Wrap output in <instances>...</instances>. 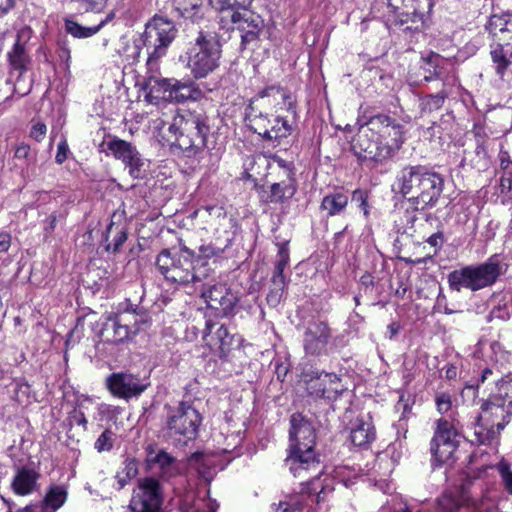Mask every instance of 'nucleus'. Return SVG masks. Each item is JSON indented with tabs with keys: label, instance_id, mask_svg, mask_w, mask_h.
<instances>
[{
	"label": "nucleus",
	"instance_id": "1",
	"mask_svg": "<svg viewBox=\"0 0 512 512\" xmlns=\"http://www.w3.org/2000/svg\"><path fill=\"white\" fill-rule=\"evenodd\" d=\"M359 122V130L351 142L358 161L377 166L391 160L404 142L403 125L383 113L363 115Z\"/></svg>",
	"mask_w": 512,
	"mask_h": 512
},
{
	"label": "nucleus",
	"instance_id": "2",
	"mask_svg": "<svg viewBox=\"0 0 512 512\" xmlns=\"http://www.w3.org/2000/svg\"><path fill=\"white\" fill-rule=\"evenodd\" d=\"M316 431L312 423L300 413L290 417L289 454L285 460L291 473L302 476L308 471L320 472V462L315 453Z\"/></svg>",
	"mask_w": 512,
	"mask_h": 512
},
{
	"label": "nucleus",
	"instance_id": "3",
	"mask_svg": "<svg viewBox=\"0 0 512 512\" xmlns=\"http://www.w3.org/2000/svg\"><path fill=\"white\" fill-rule=\"evenodd\" d=\"M195 262H199V258L195 256L194 251L182 246L178 250L163 249L158 254L155 265L167 281L185 286L203 282L196 270Z\"/></svg>",
	"mask_w": 512,
	"mask_h": 512
},
{
	"label": "nucleus",
	"instance_id": "4",
	"mask_svg": "<svg viewBox=\"0 0 512 512\" xmlns=\"http://www.w3.org/2000/svg\"><path fill=\"white\" fill-rule=\"evenodd\" d=\"M169 132L175 135L176 143L181 150L189 155H195L205 149L210 127L205 115L182 110L174 116Z\"/></svg>",
	"mask_w": 512,
	"mask_h": 512
},
{
	"label": "nucleus",
	"instance_id": "5",
	"mask_svg": "<svg viewBox=\"0 0 512 512\" xmlns=\"http://www.w3.org/2000/svg\"><path fill=\"white\" fill-rule=\"evenodd\" d=\"M432 0H387V20L403 32L419 33L428 25Z\"/></svg>",
	"mask_w": 512,
	"mask_h": 512
},
{
	"label": "nucleus",
	"instance_id": "6",
	"mask_svg": "<svg viewBox=\"0 0 512 512\" xmlns=\"http://www.w3.org/2000/svg\"><path fill=\"white\" fill-rule=\"evenodd\" d=\"M501 274L500 262L493 256L486 262L451 271L447 275V280L452 291L461 292L467 289L476 292L495 284Z\"/></svg>",
	"mask_w": 512,
	"mask_h": 512
},
{
	"label": "nucleus",
	"instance_id": "7",
	"mask_svg": "<svg viewBox=\"0 0 512 512\" xmlns=\"http://www.w3.org/2000/svg\"><path fill=\"white\" fill-rule=\"evenodd\" d=\"M177 33L174 22L163 16L155 15L146 23L141 40L148 53L147 64L157 62L166 55Z\"/></svg>",
	"mask_w": 512,
	"mask_h": 512
},
{
	"label": "nucleus",
	"instance_id": "8",
	"mask_svg": "<svg viewBox=\"0 0 512 512\" xmlns=\"http://www.w3.org/2000/svg\"><path fill=\"white\" fill-rule=\"evenodd\" d=\"M220 57L221 45L217 36L200 31L189 52L187 65L195 78H204L219 66Z\"/></svg>",
	"mask_w": 512,
	"mask_h": 512
},
{
	"label": "nucleus",
	"instance_id": "9",
	"mask_svg": "<svg viewBox=\"0 0 512 512\" xmlns=\"http://www.w3.org/2000/svg\"><path fill=\"white\" fill-rule=\"evenodd\" d=\"M332 490H327L319 479L307 483L297 494H289L273 504L275 512H326L327 506H323L327 496Z\"/></svg>",
	"mask_w": 512,
	"mask_h": 512
},
{
	"label": "nucleus",
	"instance_id": "10",
	"mask_svg": "<svg viewBox=\"0 0 512 512\" xmlns=\"http://www.w3.org/2000/svg\"><path fill=\"white\" fill-rule=\"evenodd\" d=\"M219 21L223 28H228L230 24L235 25V29L240 33L239 49L241 52H253L260 47V36L264 29V20L260 15L244 9L231 14L226 21Z\"/></svg>",
	"mask_w": 512,
	"mask_h": 512
},
{
	"label": "nucleus",
	"instance_id": "11",
	"mask_svg": "<svg viewBox=\"0 0 512 512\" xmlns=\"http://www.w3.org/2000/svg\"><path fill=\"white\" fill-rule=\"evenodd\" d=\"M201 416L186 402H181L167 421V436L175 445H186L196 438Z\"/></svg>",
	"mask_w": 512,
	"mask_h": 512
},
{
	"label": "nucleus",
	"instance_id": "12",
	"mask_svg": "<svg viewBox=\"0 0 512 512\" xmlns=\"http://www.w3.org/2000/svg\"><path fill=\"white\" fill-rule=\"evenodd\" d=\"M202 339L222 360H226L233 350L239 349L244 341L241 335L231 333L225 324L213 320L205 321Z\"/></svg>",
	"mask_w": 512,
	"mask_h": 512
},
{
	"label": "nucleus",
	"instance_id": "13",
	"mask_svg": "<svg viewBox=\"0 0 512 512\" xmlns=\"http://www.w3.org/2000/svg\"><path fill=\"white\" fill-rule=\"evenodd\" d=\"M162 501L160 482L153 477H144L138 479L129 507L134 512H160Z\"/></svg>",
	"mask_w": 512,
	"mask_h": 512
},
{
	"label": "nucleus",
	"instance_id": "14",
	"mask_svg": "<svg viewBox=\"0 0 512 512\" xmlns=\"http://www.w3.org/2000/svg\"><path fill=\"white\" fill-rule=\"evenodd\" d=\"M147 85L151 95L163 91L161 98L177 103L197 100L202 95L201 90L191 80L180 81L168 78H150Z\"/></svg>",
	"mask_w": 512,
	"mask_h": 512
},
{
	"label": "nucleus",
	"instance_id": "15",
	"mask_svg": "<svg viewBox=\"0 0 512 512\" xmlns=\"http://www.w3.org/2000/svg\"><path fill=\"white\" fill-rule=\"evenodd\" d=\"M443 189V176L430 168L425 175V179L422 180L414 195L409 197L407 202L413 211L431 209L438 204Z\"/></svg>",
	"mask_w": 512,
	"mask_h": 512
},
{
	"label": "nucleus",
	"instance_id": "16",
	"mask_svg": "<svg viewBox=\"0 0 512 512\" xmlns=\"http://www.w3.org/2000/svg\"><path fill=\"white\" fill-rule=\"evenodd\" d=\"M200 294L207 306L219 311L222 316L232 317L236 314L239 298L226 284L201 283Z\"/></svg>",
	"mask_w": 512,
	"mask_h": 512
},
{
	"label": "nucleus",
	"instance_id": "17",
	"mask_svg": "<svg viewBox=\"0 0 512 512\" xmlns=\"http://www.w3.org/2000/svg\"><path fill=\"white\" fill-rule=\"evenodd\" d=\"M459 446L456 430L447 421L440 419L431 441V453L439 463H445L454 458Z\"/></svg>",
	"mask_w": 512,
	"mask_h": 512
},
{
	"label": "nucleus",
	"instance_id": "18",
	"mask_svg": "<svg viewBox=\"0 0 512 512\" xmlns=\"http://www.w3.org/2000/svg\"><path fill=\"white\" fill-rule=\"evenodd\" d=\"M332 330L327 322L312 320L307 323L303 335V348L307 355L321 356L328 353Z\"/></svg>",
	"mask_w": 512,
	"mask_h": 512
},
{
	"label": "nucleus",
	"instance_id": "19",
	"mask_svg": "<svg viewBox=\"0 0 512 512\" xmlns=\"http://www.w3.org/2000/svg\"><path fill=\"white\" fill-rule=\"evenodd\" d=\"M107 148L116 159L125 164L132 178H144L145 161L135 146L125 140L114 138L107 143Z\"/></svg>",
	"mask_w": 512,
	"mask_h": 512
},
{
	"label": "nucleus",
	"instance_id": "20",
	"mask_svg": "<svg viewBox=\"0 0 512 512\" xmlns=\"http://www.w3.org/2000/svg\"><path fill=\"white\" fill-rule=\"evenodd\" d=\"M430 167L421 164L403 166L396 174L392 191L408 201L414 195Z\"/></svg>",
	"mask_w": 512,
	"mask_h": 512
},
{
	"label": "nucleus",
	"instance_id": "21",
	"mask_svg": "<svg viewBox=\"0 0 512 512\" xmlns=\"http://www.w3.org/2000/svg\"><path fill=\"white\" fill-rule=\"evenodd\" d=\"M139 331L138 320L129 321V314H114L107 318L99 332V337L107 343H121L131 334Z\"/></svg>",
	"mask_w": 512,
	"mask_h": 512
},
{
	"label": "nucleus",
	"instance_id": "22",
	"mask_svg": "<svg viewBox=\"0 0 512 512\" xmlns=\"http://www.w3.org/2000/svg\"><path fill=\"white\" fill-rule=\"evenodd\" d=\"M489 398L482 404L484 414L509 422L512 415V386H495Z\"/></svg>",
	"mask_w": 512,
	"mask_h": 512
},
{
	"label": "nucleus",
	"instance_id": "23",
	"mask_svg": "<svg viewBox=\"0 0 512 512\" xmlns=\"http://www.w3.org/2000/svg\"><path fill=\"white\" fill-rule=\"evenodd\" d=\"M174 10L180 17L192 23H201L210 18L212 2L210 0H171Z\"/></svg>",
	"mask_w": 512,
	"mask_h": 512
},
{
	"label": "nucleus",
	"instance_id": "24",
	"mask_svg": "<svg viewBox=\"0 0 512 512\" xmlns=\"http://www.w3.org/2000/svg\"><path fill=\"white\" fill-rule=\"evenodd\" d=\"M486 30L493 38V44L512 47V15H492L486 25Z\"/></svg>",
	"mask_w": 512,
	"mask_h": 512
},
{
	"label": "nucleus",
	"instance_id": "25",
	"mask_svg": "<svg viewBox=\"0 0 512 512\" xmlns=\"http://www.w3.org/2000/svg\"><path fill=\"white\" fill-rule=\"evenodd\" d=\"M485 416H479L477 418V422L474 425V432L472 442L478 444H490L500 433L501 430L504 429L505 425L508 423L507 421H499L496 422L490 414H484Z\"/></svg>",
	"mask_w": 512,
	"mask_h": 512
},
{
	"label": "nucleus",
	"instance_id": "26",
	"mask_svg": "<svg viewBox=\"0 0 512 512\" xmlns=\"http://www.w3.org/2000/svg\"><path fill=\"white\" fill-rule=\"evenodd\" d=\"M146 452V463L151 469L158 468L162 476L167 478L176 474V459L165 450L148 446Z\"/></svg>",
	"mask_w": 512,
	"mask_h": 512
},
{
	"label": "nucleus",
	"instance_id": "27",
	"mask_svg": "<svg viewBox=\"0 0 512 512\" xmlns=\"http://www.w3.org/2000/svg\"><path fill=\"white\" fill-rule=\"evenodd\" d=\"M40 474L33 468L21 467L17 469L11 488L13 492L20 496L32 494L38 488V479Z\"/></svg>",
	"mask_w": 512,
	"mask_h": 512
},
{
	"label": "nucleus",
	"instance_id": "28",
	"mask_svg": "<svg viewBox=\"0 0 512 512\" xmlns=\"http://www.w3.org/2000/svg\"><path fill=\"white\" fill-rule=\"evenodd\" d=\"M297 191V182L293 177L291 170H288L286 180L273 183L266 195L264 202L284 204L288 202Z\"/></svg>",
	"mask_w": 512,
	"mask_h": 512
},
{
	"label": "nucleus",
	"instance_id": "29",
	"mask_svg": "<svg viewBox=\"0 0 512 512\" xmlns=\"http://www.w3.org/2000/svg\"><path fill=\"white\" fill-rule=\"evenodd\" d=\"M351 442L358 447H368L376 439V431L372 422L357 418L350 430Z\"/></svg>",
	"mask_w": 512,
	"mask_h": 512
},
{
	"label": "nucleus",
	"instance_id": "30",
	"mask_svg": "<svg viewBox=\"0 0 512 512\" xmlns=\"http://www.w3.org/2000/svg\"><path fill=\"white\" fill-rule=\"evenodd\" d=\"M114 17V13L110 12L104 19H101L97 25L85 27L78 22L70 19L65 20V30L75 38H88L100 31V29Z\"/></svg>",
	"mask_w": 512,
	"mask_h": 512
},
{
	"label": "nucleus",
	"instance_id": "31",
	"mask_svg": "<svg viewBox=\"0 0 512 512\" xmlns=\"http://www.w3.org/2000/svg\"><path fill=\"white\" fill-rule=\"evenodd\" d=\"M348 201V195L345 193H330L323 197L320 209L325 211L328 217L340 215L347 207Z\"/></svg>",
	"mask_w": 512,
	"mask_h": 512
},
{
	"label": "nucleus",
	"instance_id": "32",
	"mask_svg": "<svg viewBox=\"0 0 512 512\" xmlns=\"http://www.w3.org/2000/svg\"><path fill=\"white\" fill-rule=\"evenodd\" d=\"M68 492L64 486L51 485L44 497L42 512H56L67 500Z\"/></svg>",
	"mask_w": 512,
	"mask_h": 512
},
{
	"label": "nucleus",
	"instance_id": "33",
	"mask_svg": "<svg viewBox=\"0 0 512 512\" xmlns=\"http://www.w3.org/2000/svg\"><path fill=\"white\" fill-rule=\"evenodd\" d=\"M212 8L219 15V20L226 21L228 16L234 12H240L248 9L253 0H210Z\"/></svg>",
	"mask_w": 512,
	"mask_h": 512
},
{
	"label": "nucleus",
	"instance_id": "34",
	"mask_svg": "<svg viewBox=\"0 0 512 512\" xmlns=\"http://www.w3.org/2000/svg\"><path fill=\"white\" fill-rule=\"evenodd\" d=\"M289 249L287 243L279 244L277 258L275 261L273 275L271 277L272 286L286 285L284 270L289 263Z\"/></svg>",
	"mask_w": 512,
	"mask_h": 512
},
{
	"label": "nucleus",
	"instance_id": "35",
	"mask_svg": "<svg viewBox=\"0 0 512 512\" xmlns=\"http://www.w3.org/2000/svg\"><path fill=\"white\" fill-rule=\"evenodd\" d=\"M490 54L496 73L503 76L506 69L512 64V47L491 44Z\"/></svg>",
	"mask_w": 512,
	"mask_h": 512
},
{
	"label": "nucleus",
	"instance_id": "36",
	"mask_svg": "<svg viewBox=\"0 0 512 512\" xmlns=\"http://www.w3.org/2000/svg\"><path fill=\"white\" fill-rule=\"evenodd\" d=\"M424 65L422 68L427 73L424 75V80L429 82L439 78L442 75L443 67L441 64L444 62V58L434 52H430L426 57H422Z\"/></svg>",
	"mask_w": 512,
	"mask_h": 512
},
{
	"label": "nucleus",
	"instance_id": "37",
	"mask_svg": "<svg viewBox=\"0 0 512 512\" xmlns=\"http://www.w3.org/2000/svg\"><path fill=\"white\" fill-rule=\"evenodd\" d=\"M8 59L13 69L19 71V77L27 69L30 61L29 56L25 51V47L19 41H16L12 50L8 53Z\"/></svg>",
	"mask_w": 512,
	"mask_h": 512
},
{
	"label": "nucleus",
	"instance_id": "38",
	"mask_svg": "<svg viewBox=\"0 0 512 512\" xmlns=\"http://www.w3.org/2000/svg\"><path fill=\"white\" fill-rule=\"evenodd\" d=\"M419 512H429L428 510H421ZM436 512H476L469 506H464L459 503L455 496L452 494H443L438 499Z\"/></svg>",
	"mask_w": 512,
	"mask_h": 512
},
{
	"label": "nucleus",
	"instance_id": "39",
	"mask_svg": "<svg viewBox=\"0 0 512 512\" xmlns=\"http://www.w3.org/2000/svg\"><path fill=\"white\" fill-rule=\"evenodd\" d=\"M139 463L135 458H126L123 461L121 469L117 472L115 478L122 489L131 479L138 474Z\"/></svg>",
	"mask_w": 512,
	"mask_h": 512
},
{
	"label": "nucleus",
	"instance_id": "40",
	"mask_svg": "<svg viewBox=\"0 0 512 512\" xmlns=\"http://www.w3.org/2000/svg\"><path fill=\"white\" fill-rule=\"evenodd\" d=\"M425 220L427 222L435 220L438 222L437 231L432 233L425 242L432 248H434V255H436L444 246L446 237L444 235V225L437 216L432 213L426 214Z\"/></svg>",
	"mask_w": 512,
	"mask_h": 512
},
{
	"label": "nucleus",
	"instance_id": "41",
	"mask_svg": "<svg viewBox=\"0 0 512 512\" xmlns=\"http://www.w3.org/2000/svg\"><path fill=\"white\" fill-rule=\"evenodd\" d=\"M467 159H469L472 168H475L478 171L486 170L490 164L487 146L480 144L476 145L473 153H467V156L463 159L462 162L466 161Z\"/></svg>",
	"mask_w": 512,
	"mask_h": 512
},
{
	"label": "nucleus",
	"instance_id": "42",
	"mask_svg": "<svg viewBox=\"0 0 512 512\" xmlns=\"http://www.w3.org/2000/svg\"><path fill=\"white\" fill-rule=\"evenodd\" d=\"M274 93L281 95L284 103L286 104L287 110L289 112H291V114L293 116H296L295 101L292 99L291 94L288 91H286L285 89H283L282 87L275 86V85L268 86V87H265L264 89H262L261 91H259L258 95L261 98H264V97H270V96L274 95Z\"/></svg>",
	"mask_w": 512,
	"mask_h": 512
},
{
	"label": "nucleus",
	"instance_id": "43",
	"mask_svg": "<svg viewBox=\"0 0 512 512\" xmlns=\"http://www.w3.org/2000/svg\"><path fill=\"white\" fill-rule=\"evenodd\" d=\"M270 125L271 120L268 118V115L259 112L257 115H253L250 119V124L247 127L263 139L267 140V137H271V135H269Z\"/></svg>",
	"mask_w": 512,
	"mask_h": 512
},
{
	"label": "nucleus",
	"instance_id": "44",
	"mask_svg": "<svg viewBox=\"0 0 512 512\" xmlns=\"http://www.w3.org/2000/svg\"><path fill=\"white\" fill-rule=\"evenodd\" d=\"M343 389L337 390L333 386H308L307 392L314 400L324 399L335 401L342 393Z\"/></svg>",
	"mask_w": 512,
	"mask_h": 512
},
{
	"label": "nucleus",
	"instance_id": "45",
	"mask_svg": "<svg viewBox=\"0 0 512 512\" xmlns=\"http://www.w3.org/2000/svg\"><path fill=\"white\" fill-rule=\"evenodd\" d=\"M147 386H107L109 392L116 398L128 401L141 395Z\"/></svg>",
	"mask_w": 512,
	"mask_h": 512
},
{
	"label": "nucleus",
	"instance_id": "46",
	"mask_svg": "<svg viewBox=\"0 0 512 512\" xmlns=\"http://www.w3.org/2000/svg\"><path fill=\"white\" fill-rule=\"evenodd\" d=\"M290 133L291 126L288 122L280 117H275L273 121H271L269 129V135H271V137H267V140H279L287 137Z\"/></svg>",
	"mask_w": 512,
	"mask_h": 512
},
{
	"label": "nucleus",
	"instance_id": "47",
	"mask_svg": "<svg viewBox=\"0 0 512 512\" xmlns=\"http://www.w3.org/2000/svg\"><path fill=\"white\" fill-rule=\"evenodd\" d=\"M117 314H129V321L134 322L135 320H138L139 328L140 324L147 322L146 310L143 307L130 303L129 301L125 303V307Z\"/></svg>",
	"mask_w": 512,
	"mask_h": 512
},
{
	"label": "nucleus",
	"instance_id": "48",
	"mask_svg": "<svg viewBox=\"0 0 512 512\" xmlns=\"http://www.w3.org/2000/svg\"><path fill=\"white\" fill-rule=\"evenodd\" d=\"M493 375L494 378L492 381L495 384H510L512 383V374L508 373L507 375H503L502 372L496 367H486L481 372L480 380L485 382L488 380V376Z\"/></svg>",
	"mask_w": 512,
	"mask_h": 512
},
{
	"label": "nucleus",
	"instance_id": "49",
	"mask_svg": "<svg viewBox=\"0 0 512 512\" xmlns=\"http://www.w3.org/2000/svg\"><path fill=\"white\" fill-rule=\"evenodd\" d=\"M304 375V381L305 382H312V381H322L324 383H335L337 381H340L338 376L334 373H326L324 371H318L311 369L310 371H306L303 373Z\"/></svg>",
	"mask_w": 512,
	"mask_h": 512
},
{
	"label": "nucleus",
	"instance_id": "50",
	"mask_svg": "<svg viewBox=\"0 0 512 512\" xmlns=\"http://www.w3.org/2000/svg\"><path fill=\"white\" fill-rule=\"evenodd\" d=\"M446 94L439 92L437 94L427 95L422 99V106L424 110L433 111L442 107Z\"/></svg>",
	"mask_w": 512,
	"mask_h": 512
},
{
	"label": "nucleus",
	"instance_id": "51",
	"mask_svg": "<svg viewBox=\"0 0 512 512\" xmlns=\"http://www.w3.org/2000/svg\"><path fill=\"white\" fill-rule=\"evenodd\" d=\"M140 378L134 377L133 374L126 372L112 373L106 379L105 384H137L140 382Z\"/></svg>",
	"mask_w": 512,
	"mask_h": 512
},
{
	"label": "nucleus",
	"instance_id": "52",
	"mask_svg": "<svg viewBox=\"0 0 512 512\" xmlns=\"http://www.w3.org/2000/svg\"><path fill=\"white\" fill-rule=\"evenodd\" d=\"M510 318V312L507 304H498L492 308L487 315V321L492 322L493 320L506 321Z\"/></svg>",
	"mask_w": 512,
	"mask_h": 512
},
{
	"label": "nucleus",
	"instance_id": "53",
	"mask_svg": "<svg viewBox=\"0 0 512 512\" xmlns=\"http://www.w3.org/2000/svg\"><path fill=\"white\" fill-rule=\"evenodd\" d=\"M113 432L105 430L96 440L95 448L98 452L109 451L113 447Z\"/></svg>",
	"mask_w": 512,
	"mask_h": 512
},
{
	"label": "nucleus",
	"instance_id": "54",
	"mask_svg": "<svg viewBox=\"0 0 512 512\" xmlns=\"http://www.w3.org/2000/svg\"><path fill=\"white\" fill-rule=\"evenodd\" d=\"M127 240V231L123 228L119 229L114 238L113 243L108 244L106 247L107 251L112 250V252L116 253L120 250L121 246L124 244V242Z\"/></svg>",
	"mask_w": 512,
	"mask_h": 512
},
{
	"label": "nucleus",
	"instance_id": "55",
	"mask_svg": "<svg viewBox=\"0 0 512 512\" xmlns=\"http://www.w3.org/2000/svg\"><path fill=\"white\" fill-rule=\"evenodd\" d=\"M272 364L274 366L277 381L281 383L286 381V376L289 372V364L286 361L280 360H275Z\"/></svg>",
	"mask_w": 512,
	"mask_h": 512
},
{
	"label": "nucleus",
	"instance_id": "56",
	"mask_svg": "<svg viewBox=\"0 0 512 512\" xmlns=\"http://www.w3.org/2000/svg\"><path fill=\"white\" fill-rule=\"evenodd\" d=\"M284 284L281 286H273V288L270 290V292L267 294V302L271 306H277L281 300L283 291L285 289Z\"/></svg>",
	"mask_w": 512,
	"mask_h": 512
},
{
	"label": "nucleus",
	"instance_id": "57",
	"mask_svg": "<svg viewBox=\"0 0 512 512\" xmlns=\"http://www.w3.org/2000/svg\"><path fill=\"white\" fill-rule=\"evenodd\" d=\"M68 420H69V424L71 426H74V425L81 426L84 431L87 429L88 421L82 411H77V410L73 411L70 414Z\"/></svg>",
	"mask_w": 512,
	"mask_h": 512
},
{
	"label": "nucleus",
	"instance_id": "58",
	"mask_svg": "<svg viewBox=\"0 0 512 512\" xmlns=\"http://www.w3.org/2000/svg\"><path fill=\"white\" fill-rule=\"evenodd\" d=\"M499 473L504 485V488L512 495V470L507 466H501Z\"/></svg>",
	"mask_w": 512,
	"mask_h": 512
},
{
	"label": "nucleus",
	"instance_id": "59",
	"mask_svg": "<svg viewBox=\"0 0 512 512\" xmlns=\"http://www.w3.org/2000/svg\"><path fill=\"white\" fill-rule=\"evenodd\" d=\"M436 404L440 413H446L450 410L452 402L450 395L442 393L436 397Z\"/></svg>",
	"mask_w": 512,
	"mask_h": 512
},
{
	"label": "nucleus",
	"instance_id": "60",
	"mask_svg": "<svg viewBox=\"0 0 512 512\" xmlns=\"http://www.w3.org/2000/svg\"><path fill=\"white\" fill-rule=\"evenodd\" d=\"M367 193L364 190L356 189L352 194V201L358 203V205L364 210V213L367 214Z\"/></svg>",
	"mask_w": 512,
	"mask_h": 512
},
{
	"label": "nucleus",
	"instance_id": "61",
	"mask_svg": "<svg viewBox=\"0 0 512 512\" xmlns=\"http://www.w3.org/2000/svg\"><path fill=\"white\" fill-rule=\"evenodd\" d=\"M476 145H486L488 135L482 125L475 124L472 130Z\"/></svg>",
	"mask_w": 512,
	"mask_h": 512
},
{
	"label": "nucleus",
	"instance_id": "62",
	"mask_svg": "<svg viewBox=\"0 0 512 512\" xmlns=\"http://www.w3.org/2000/svg\"><path fill=\"white\" fill-rule=\"evenodd\" d=\"M46 125L44 123H36L32 126L30 135L36 141L40 142L46 134Z\"/></svg>",
	"mask_w": 512,
	"mask_h": 512
},
{
	"label": "nucleus",
	"instance_id": "63",
	"mask_svg": "<svg viewBox=\"0 0 512 512\" xmlns=\"http://www.w3.org/2000/svg\"><path fill=\"white\" fill-rule=\"evenodd\" d=\"M500 166L505 175L512 176V161L508 152L500 153Z\"/></svg>",
	"mask_w": 512,
	"mask_h": 512
},
{
	"label": "nucleus",
	"instance_id": "64",
	"mask_svg": "<svg viewBox=\"0 0 512 512\" xmlns=\"http://www.w3.org/2000/svg\"><path fill=\"white\" fill-rule=\"evenodd\" d=\"M413 403L410 395L400 393L399 400L396 404L397 410H402L403 414L410 410V405Z\"/></svg>",
	"mask_w": 512,
	"mask_h": 512
}]
</instances>
